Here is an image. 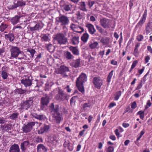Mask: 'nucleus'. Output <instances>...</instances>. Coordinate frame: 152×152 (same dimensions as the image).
Here are the masks:
<instances>
[{
	"mask_svg": "<svg viewBox=\"0 0 152 152\" xmlns=\"http://www.w3.org/2000/svg\"><path fill=\"white\" fill-rule=\"evenodd\" d=\"M87 76L86 74L83 72H82L78 77L77 78V87L82 94L85 92L83 83L87 81Z\"/></svg>",
	"mask_w": 152,
	"mask_h": 152,
	"instance_id": "obj_1",
	"label": "nucleus"
},
{
	"mask_svg": "<svg viewBox=\"0 0 152 152\" xmlns=\"http://www.w3.org/2000/svg\"><path fill=\"white\" fill-rule=\"evenodd\" d=\"M34 97L31 96L26 99L25 101H23L20 104L21 110H28L32 107Z\"/></svg>",
	"mask_w": 152,
	"mask_h": 152,
	"instance_id": "obj_2",
	"label": "nucleus"
},
{
	"mask_svg": "<svg viewBox=\"0 0 152 152\" xmlns=\"http://www.w3.org/2000/svg\"><path fill=\"white\" fill-rule=\"evenodd\" d=\"M25 78H23L21 81V83L24 85L26 87H29L31 85L35 88L38 86V80H35L34 81L36 84L32 83V77L28 76H24Z\"/></svg>",
	"mask_w": 152,
	"mask_h": 152,
	"instance_id": "obj_3",
	"label": "nucleus"
},
{
	"mask_svg": "<svg viewBox=\"0 0 152 152\" xmlns=\"http://www.w3.org/2000/svg\"><path fill=\"white\" fill-rule=\"evenodd\" d=\"M53 39L60 45L66 44L67 42V38L62 33H59L56 34L54 36Z\"/></svg>",
	"mask_w": 152,
	"mask_h": 152,
	"instance_id": "obj_4",
	"label": "nucleus"
},
{
	"mask_svg": "<svg viewBox=\"0 0 152 152\" xmlns=\"http://www.w3.org/2000/svg\"><path fill=\"white\" fill-rule=\"evenodd\" d=\"M45 96L41 99L40 109L42 110L45 109L46 107L48 106L50 102V97L47 94H45Z\"/></svg>",
	"mask_w": 152,
	"mask_h": 152,
	"instance_id": "obj_5",
	"label": "nucleus"
},
{
	"mask_svg": "<svg viewBox=\"0 0 152 152\" xmlns=\"http://www.w3.org/2000/svg\"><path fill=\"white\" fill-rule=\"evenodd\" d=\"M58 93L56 95L55 97L56 100L61 102L67 100V94L64 93V92L60 89H58Z\"/></svg>",
	"mask_w": 152,
	"mask_h": 152,
	"instance_id": "obj_6",
	"label": "nucleus"
},
{
	"mask_svg": "<svg viewBox=\"0 0 152 152\" xmlns=\"http://www.w3.org/2000/svg\"><path fill=\"white\" fill-rule=\"evenodd\" d=\"M11 55L10 59L16 58L21 53V51L19 48L17 47L12 46L10 49Z\"/></svg>",
	"mask_w": 152,
	"mask_h": 152,
	"instance_id": "obj_7",
	"label": "nucleus"
},
{
	"mask_svg": "<svg viewBox=\"0 0 152 152\" xmlns=\"http://www.w3.org/2000/svg\"><path fill=\"white\" fill-rule=\"evenodd\" d=\"M69 72V69L68 67L64 66H61L60 67L58 68L56 72L57 74H61L63 75L64 77H67L68 75L67 74V72Z\"/></svg>",
	"mask_w": 152,
	"mask_h": 152,
	"instance_id": "obj_8",
	"label": "nucleus"
},
{
	"mask_svg": "<svg viewBox=\"0 0 152 152\" xmlns=\"http://www.w3.org/2000/svg\"><path fill=\"white\" fill-rule=\"evenodd\" d=\"M99 22L101 25L105 28H109L112 25L111 21L110 20L104 18L101 19Z\"/></svg>",
	"mask_w": 152,
	"mask_h": 152,
	"instance_id": "obj_9",
	"label": "nucleus"
},
{
	"mask_svg": "<svg viewBox=\"0 0 152 152\" xmlns=\"http://www.w3.org/2000/svg\"><path fill=\"white\" fill-rule=\"evenodd\" d=\"M92 82L95 88L100 89L103 85V80L99 77H95L93 78Z\"/></svg>",
	"mask_w": 152,
	"mask_h": 152,
	"instance_id": "obj_10",
	"label": "nucleus"
},
{
	"mask_svg": "<svg viewBox=\"0 0 152 152\" xmlns=\"http://www.w3.org/2000/svg\"><path fill=\"white\" fill-rule=\"evenodd\" d=\"M35 122H31L28 123L26 125L24 124L22 130L23 133H27L30 132L33 129V127L35 125Z\"/></svg>",
	"mask_w": 152,
	"mask_h": 152,
	"instance_id": "obj_11",
	"label": "nucleus"
},
{
	"mask_svg": "<svg viewBox=\"0 0 152 152\" xmlns=\"http://www.w3.org/2000/svg\"><path fill=\"white\" fill-rule=\"evenodd\" d=\"M58 22L60 23L61 26L66 25L68 24L69 20L67 16L64 15H61L56 19Z\"/></svg>",
	"mask_w": 152,
	"mask_h": 152,
	"instance_id": "obj_12",
	"label": "nucleus"
},
{
	"mask_svg": "<svg viewBox=\"0 0 152 152\" xmlns=\"http://www.w3.org/2000/svg\"><path fill=\"white\" fill-rule=\"evenodd\" d=\"M147 15V10H145L143 14L142 17L141 18L140 20L137 24L136 26L139 27L141 26L143 23L145 22L146 20Z\"/></svg>",
	"mask_w": 152,
	"mask_h": 152,
	"instance_id": "obj_13",
	"label": "nucleus"
},
{
	"mask_svg": "<svg viewBox=\"0 0 152 152\" xmlns=\"http://www.w3.org/2000/svg\"><path fill=\"white\" fill-rule=\"evenodd\" d=\"M50 107L52 109L51 112L53 113V115L59 114L60 113L59 112V106L58 104L54 105L53 103H51Z\"/></svg>",
	"mask_w": 152,
	"mask_h": 152,
	"instance_id": "obj_14",
	"label": "nucleus"
},
{
	"mask_svg": "<svg viewBox=\"0 0 152 152\" xmlns=\"http://www.w3.org/2000/svg\"><path fill=\"white\" fill-rule=\"evenodd\" d=\"M30 142L29 141H25L20 144V148L22 152L26 151L27 148L29 147Z\"/></svg>",
	"mask_w": 152,
	"mask_h": 152,
	"instance_id": "obj_15",
	"label": "nucleus"
},
{
	"mask_svg": "<svg viewBox=\"0 0 152 152\" xmlns=\"http://www.w3.org/2000/svg\"><path fill=\"white\" fill-rule=\"evenodd\" d=\"M50 126L49 125L44 124L43 127L41 128L38 131V133L39 134H42L45 132L48 131L50 129Z\"/></svg>",
	"mask_w": 152,
	"mask_h": 152,
	"instance_id": "obj_16",
	"label": "nucleus"
},
{
	"mask_svg": "<svg viewBox=\"0 0 152 152\" xmlns=\"http://www.w3.org/2000/svg\"><path fill=\"white\" fill-rule=\"evenodd\" d=\"M9 152H20V148L18 145L14 144L12 145L9 149Z\"/></svg>",
	"mask_w": 152,
	"mask_h": 152,
	"instance_id": "obj_17",
	"label": "nucleus"
},
{
	"mask_svg": "<svg viewBox=\"0 0 152 152\" xmlns=\"http://www.w3.org/2000/svg\"><path fill=\"white\" fill-rule=\"evenodd\" d=\"M86 27L88 28L89 32L91 34H93L96 32L94 26L91 23H87Z\"/></svg>",
	"mask_w": 152,
	"mask_h": 152,
	"instance_id": "obj_18",
	"label": "nucleus"
},
{
	"mask_svg": "<svg viewBox=\"0 0 152 152\" xmlns=\"http://www.w3.org/2000/svg\"><path fill=\"white\" fill-rule=\"evenodd\" d=\"M16 94H26L28 91L26 89H23L22 88H17L14 91Z\"/></svg>",
	"mask_w": 152,
	"mask_h": 152,
	"instance_id": "obj_19",
	"label": "nucleus"
},
{
	"mask_svg": "<svg viewBox=\"0 0 152 152\" xmlns=\"http://www.w3.org/2000/svg\"><path fill=\"white\" fill-rule=\"evenodd\" d=\"M89 47L91 49H94L96 48L98 45V42L95 41L93 40H92L89 41L88 42Z\"/></svg>",
	"mask_w": 152,
	"mask_h": 152,
	"instance_id": "obj_20",
	"label": "nucleus"
},
{
	"mask_svg": "<svg viewBox=\"0 0 152 152\" xmlns=\"http://www.w3.org/2000/svg\"><path fill=\"white\" fill-rule=\"evenodd\" d=\"M28 28H29L30 31H34L39 30L40 28H41V26L39 23H37L34 26L31 27L30 26L28 27Z\"/></svg>",
	"mask_w": 152,
	"mask_h": 152,
	"instance_id": "obj_21",
	"label": "nucleus"
},
{
	"mask_svg": "<svg viewBox=\"0 0 152 152\" xmlns=\"http://www.w3.org/2000/svg\"><path fill=\"white\" fill-rule=\"evenodd\" d=\"M21 17L18 15L15 16L11 19V22L13 25L16 24L20 22V19Z\"/></svg>",
	"mask_w": 152,
	"mask_h": 152,
	"instance_id": "obj_22",
	"label": "nucleus"
},
{
	"mask_svg": "<svg viewBox=\"0 0 152 152\" xmlns=\"http://www.w3.org/2000/svg\"><path fill=\"white\" fill-rule=\"evenodd\" d=\"M19 115V113L18 112H15L13 113L9 117L10 119L12 121H16Z\"/></svg>",
	"mask_w": 152,
	"mask_h": 152,
	"instance_id": "obj_23",
	"label": "nucleus"
},
{
	"mask_svg": "<svg viewBox=\"0 0 152 152\" xmlns=\"http://www.w3.org/2000/svg\"><path fill=\"white\" fill-rule=\"evenodd\" d=\"M26 50L27 51V52H29L30 55H31V56H30L31 58H30V59L31 58L34 57V54L36 52V51L34 49L31 48H28Z\"/></svg>",
	"mask_w": 152,
	"mask_h": 152,
	"instance_id": "obj_24",
	"label": "nucleus"
},
{
	"mask_svg": "<svg viewBox=\"0 0 152 152\" xmlns=\"http://www.w3.org/2000/svg\"><path fill=\"white\" fill-rule=\"evenodd\" d=\"M5 36L6 39H9L10 42L13 41L15 39L14 35L12 33H9L8 34H5Z\"/></svg>",
	"mask_w": 152,
	"mask_h": 152,
	"instance_id": "obj_25",
	"label": "nucleus"
},
{
	"mask_svg": "<svg viewBox=\"0 0 152 152\" xmlns=\"http://www.w3.org/2000/svg\"><path fill=\"white\" fill-rule=\"evenodd\" d=\"M121 94L122 92L121 91L116 92L114 95V100L115 101H118L121 96Z\"/></svg>",
	"mask_w": 152,
	"mask_h": 152,
	"instance_id": "obj_26",
	"label": "nucleus"
},
{
	"mask_svg": "<svg viewBox=\"0 0 152 152\" xmlns=\"http://www.w3.org/2000/svg\"><path fill=\"white\" fill-rule=\"evenodd\" d=\"M100 41L102 43L103 45H108L109 43V40L107 37L104 38L102 37Z\"/></svg>",
	"mask_w": 152,
	"mask_h": 152,
	"instance_id": "obj_27",
	"label": "nucleus"
},
{
	"mask_svg": "<svg viewBox=\"0 0 152 152\" xmlns=\"http://www.w3.org/2000/svg\"><path fill=\"white\" fill-rule=\"evenodd\" d=\"M5 67L3 66L2 68V71L1 72V75L2 78L4 80H6L8 77V73L6 72L4 70Z\"/></svg>",
	"mask_w": 152,
	"mask_h": 152,
	"instance_id": "obj_28",
	"label": "nucleus"
},
{
	"mask_svg": "<svg viewBox=\"0 0 152 152\" xmlns=\"http://www.w3.org/2000/svg\"><path fill=\"white\" fill-rule=\"evenodd\" d=\"M79 5V7L80 10L84 11H87L86 8V4L84 2H80Z\"/></svg>",
	"mask_w": 152,
	"mask_h": 152,
	"instance_id": "obj_29",
	"label": "nucleus"
},
{
	"mask_svg": "<svg viewBox=\"0 0 152 152\" xmlns=\"http://www.w3.org/2000/svg\"><path fill=\"white\" fill-rule=\"evenodd\" d=\"M54 117L55 118L56 122L57 123H59L61 121V115L60 113L59 114H57V115L54 114L53 115Z\"/></svg>",
	"mask_w": 152,
	"mask_h": 152,
	"instance_id": "obj_30",
	"label": "nucleus"
},
{
	"mask_svg": "<svg viewBox=\"0 0 152 152\" xmlns=\"http://www.w3.org/2000/svg\"><path fill=\"white\" fill-rule=\"evenodd\" d=\"M64 56L68 60L71 59L73 58V56L70 52L68 51H66L64 53Z\"/></svg>",
	"mask_w": 152,
	"mask_h": 152,
	"instance_id": "obj_31",
	"label": "nucleus"
},
{
	"mask_svg": "<svg viewBox=\"0 0 152 152\" xmlns=\"http://www.w3.org/2000/svg\"><path fill=\"white\" fill-rule=\"evenodd\" d=\"M89 35L87 33L84 34L81 37L82 40L84 42H86L89 38Z\"/></svg>",
	"mask_w": 152,
	"mask_h": 152,
	"instance_id": "obj_32",
	"label": "nucleus"
},
{
	"mask_svg": "<svg viewBox=\"0 0 152 152\" xmlns=\"http://www.w3.org/2000/svg\"><path fill=\"white\" fill-rule=\"evenodd\" d=\"M114 70H112L109 73L107 77V82L109 83L111 81V78L113 75Z\"/></svg>",
	"mask_w": 152,
	"mask_h": 152,
	"instance_id": "obj_33",
	"label": "nucleus"
},
{
	"mask_svg": "<svg viewBox=\"0 0 152 152\" xmlns=\"http://www.w3.org/2000/svg\"><path fill=\"white\" fill-rule=\"evenodd\" d=\"M12 128V124H7L3 126V129L5 131H7L11 130Z\"/></svg>",
	"mask_w": 152,
	"mask_h": 152,
	"instance_id": "obj_34",
	"label": "nucleus"
},
{
	"mask_svg": "<svg viewBox=\"0 0 152 152\" xmlns=\"http://www.w3.org/2000/svg\"><path fill=\"white\" fill-rule=\"evenodd\" d=\"M40 149H42L43 150H45L46 152L47 151V149L42 144H39L37 146V149L38 151Z\"/></svg>",
	"mask_w": 152,
	"mask_h": 152,
	"instance_id": "obj_35",
	"label": "nucleus"
},
{
	"mask_svg": "<svg viewBox=\"0 0 152 152\" xmlns=\"http://www.w3.org/2000/svg\"><path fill=\"white\" fill-rule=\"evenodd\" d=\"M91 104L89 103H85L83 105V108L84 111L87 110V108H90Z\"/></svg>",
	"mask_w": 152,
	"mask_h": 152,
	"instance_id": "obj_36",
	"label": "nucleus"
},
{
	"mask_svg": "<svg viewBox=\"0 0 152 152\" xmlns=\"http://www.w3.org/2000/svg\"><path fill=\"white\" fill-rule=\"evenodd\" d=\"M7 27V25L3 23H2L0 26V31H3Z\"/></svg>",
	"mask_w": 152,
	"mask_h": 152,
	"instance_id": "obj_37",
	"label": "nucleus"
},
{
	"mask_svg": "<svg viewBox=\"0 0 152 152\" xmlns=\"http://www.w3.org/2000/svg\"><path fill=\"white\" fill-rule=\"evenodd\" d=\"M47 48L48 50L50 52H53L54 49V46L51 44H48L47 46Z\"/></svg>",
	"mask_w": 152,
	"mask_h": 152,
	"instance_id": "obj_38",
	"label": "nucleus"
},
{
	"mask_svg": "<svg viewBox=\"0 0 152 152\" xmlns=\"http://www.w3.org/2000/svg\"><path fill=\"white\" fill-rule=\"evenodd\" d=\"M137 115H140V118L142 120H143L144 117V111H140L137 113Z\"/></svg>",
	"mask_w": 152,
	"mask_h": 152,
	"instance_id": "obj_39",
	"label": "nucleus"
},
{
	"mask_svg": "<svg viewBox=\"0 0 152 152\" xmlns=\"http://www.w3.org/2000/svg\"><path fill=\"white\" fill-rule=\"evenodd\" d=\"M40 37L42 39L45 41H47L49 40V37L46 34H42Z\"/></svg>",
	"mask_w": 152,
	"mask_h": 152,
	"instance_id": "obj_40",
	"label": "nucleus"
},
{
	"mask_svg": "<svg viewBox=\"0 0 152 152\" xmlns=\"http://www.w3.org/2000/svg\"><path fill=\"white\" fill-rule=\"evenodd\" d=\"M76 96H74L72 97L70 100V104L71 105L75 106V103L76 101Z\"/></svg>",
	"mask_w": 152,
	"mask_h": 152,
	"instance_id": "obj_41",
	"label": "nucleus"
},
{
	"mask_svg": "<svg viewBox=\"0 0 152 152\" xmlns=\"http://www.w3.org/2000/svg\"><path fill=\"white\" fill-rule=\"evenodd\" d=\"M28 56L27 57L25 55H24L23 56L24 57H20V58H18L19 59H24L25 60H30V58H31L30 56V54H28Z\"/></svg>",
	"mask_w": 152,
	"mask_h": 152,
	"instance_id": "obj_42",
	"label": "nucleus"
},
{
	"mask_svg": "<svg viewBox=\"0 0 152 152\" xmlns=\"http://www.w3.org/2000/svg\"><path fill=\"white\" fill-rule=\"evenodd\" d=\"M87 4L90 8H91L95 3V1L89 0L87 2Z\"/></svg>",
	"mask_w": 152,
	"mask_h": 152,
	"instance_id": "obj_43",
	"label": "nucleus"
},
{
	"mask_svg": "<svg viewBox=\"0 0 152 152\" xmlns=\"http://www.w3.org/2000/svg\"><path fill=\"white\" fill-rule=\"evenodd\" d=\"M83 31L84 29L83 28L79 26H77V33H81Z\"/></svg>",
	"mask_w": 152,
	"mask_h": 152,
	"instance_id": "obj_44",
	"label": "nucleus"
},
{
	"mask_svg": "<svg viewBox=\"0 0 152 152\" xmlns=\"http://www.w3.org/2000/svg\"><path fill=\"white\" fill-rule=\"evenodd\" d=\"M69 49L72 53L74 54H76V47L73 46H70L69 47Z\"/></svg>",
	"mask_w": 152,
	"mask_h": 152,
	"instance_id": "obj_45",
	"label": "nucleus"
},
{
	"mask_svg": "<svg viewBox=\"0 0 152 152\" xmlns=\"http://www.w3.org/2000/svg\"><path fill=\"white\" fill-rule=\"evenodd\" d=\"M149 73V71H148L147 73L142 78V83L143 84L145 83V82L147 80L146 77L148 75Z\"/></svg>",
	"mask_w": 152,
	"mask_h": 152,
	"instance_id": "obj_46",
	"label": "nucleus"
},
{
	"mask_svg": "<svg viewBox=\"0 0 152 152\" xmlns=\"http://www.w3.org/2000/svg\"><path fill=\"white\" fill-rule=\"evenodd\" d=\"M114 148L112 146H109L107 148L106 152H113Z\"/></svg>",
	"mask_w": 152,
	"mask_h": 152,
	"instance_id": "obj_47",
	"label": "nucleus"
},
{
	"mask_svg": "<svg viewBox=\"0 0 152 152\" xmlns=\"http://www.w3.org/2000/svg\"><path fill=\"white\" fill-rule=\"evenodd\" d=\"M18 7V5H16V4L15 3H14V4L12 5H10L9 6L8 8L10 10H12L15 8H16Z\"/></svg>",
	"mask_w": 152,
	"mask_h": 152,
	"instance_id": "obj_48",
	"label": "nucleus"
},
{
	"mask_svg": "<svg viewBox=\"0 0 152 152\" xmlns=\"http://www.w3.org/2000/svg\"><path fill=\"white\" fill-rule=\"evenodd\" d=\"M96 28L99 31L101 34H102L103 32V29L100 26H96Z\"/></svg>",
	"mask_w": 152,
	"mask_h": 152,
	"instance_id": "obj_49",
	"label": "nucleus"
},
{
	"mask_svg": "<svg viewBox=\"0 0 152 152\" xmlns=\"http://www.w3.org/2000/svg\"><path fill=\"white\" fill-rule=\"evenodd\" d=\"M16 5H18V7L19 6H22L25 5V3L21 2L20 1H17V3L16 4Z\"/></svg>",
	"mask_w": 152,
	"mask_h": 152,
	"instance_id": "obj_50",
	"label": "nucleus"
},
{
	"mask_svg": "<svg viewBox=\"0 0 152 152\" xmlns=\"http://www.w3.org/2000/svg\"><path fill=\"white\" fill-rule=\"evenodd\" d=\"M143 36L141 34L138 35L137 37V39L139 41H141L143 39Z\"/></svg>",
	"mask_w": 152,
	"mask_h": 152,
	"instance_id": "obj_51",
	"label": "nucleus"
},
{
	"mask_svg": "<svg viewBox=\"0 0 152 152\" xmlns=\"http://www.w3.org/2000/svg\"><path fill=\"white\" fill-rule=\"evenodd\" d=\"M105 50H104L102 51H100L98 53V54L99 55L101 58H102L103 57L104 55V54Z\"/></svg>",
	"mask_w": 152,
	"mask_h": 152,
	"instance_id": "obj_52",
	"label": "nucleus"
},
{
	"mask_svg": "<svg viewBox=\"0 0 152 152\" xmlns=\"http://www.w3.org/2000/svg\"><path fill=\"white\" fill-rule=\"evenodd\" d=\"M143 83H142V81H141L140 82V84H139L137 88L135 89V90H139L140 89L142 86Z\"/></svg>",
	"mask_w": 152,
	"mask_h": 152,
	"instance_id": "obj_53",
	"label": "nucleus"
},
{
	"mask_svg": "<svg viewBox=\"0 0 152 152\" xmlns=\"http://www.w3.org/2000/svg\"><path fill=\"white\" fill-rule=\"evenodd\" d=\"M138 49L135 48L134 49L133 54L135 56L137 57L138 56Z\"/></svg>",
	"mask_w": 152,
	"mask_h": 152,
	"instance_id": "obj_54",
	"label": "nucleus"
},
{
	"mask_svg": "<svg viewBox=\"0 0 152 152\" xmlns=\"http://www.w3.org/2000/svg\"><path fill=\"white\" fill-rule=\"evenodd\" d=\"M137 61H134L131 65V68H132V69H133L137 65Z\"/></svg>",
	"mask_w": 152,
	"mask_h": 152,
	"instance_id": "obj_55",
	"label": "nucleus"
},
{
	"mask_svg": "<svg viewBox=\"0 0 152 152\" xmlns=\"http://www.w3.org/2000/svg\"><path fill=\"white\" fill-rule=\"evenodd\" d=\"M64 9L66 11H68L70 10V8L69 5H65L64 6Z\"/></svg>",
	"mask_w": 152,
	"mask_h": 152,
	"instance_id": "obj_56",
	"label": "nucleus"
},
{
	"mask_svg": "<svg viewBox=\"0 0 152 152\" xmlns=\"http://www.w3.org/2000/svg\"><path fill=\"white\" fill-rule=\"evenodd\" d=\"M70 28L73 31L76 32V26L75 24H72L70 26Z\"/></svg>",
	"mask_w": 152,
	"mask_h": 152,
	"instance_id": "obj_57",
	"label": "nucleus"
},
{
	"mask_svg": "<svg viewBox=\"0 0 152 152\" xmlns=\"http://www.w3.org/2000/svg\"><path fill=\"white\" fill-rule=\"evenodd\" d=\"M44 118V115H39L37 119L40 121L42 120Z\"/></svg>",
	"mask_w": 152,
	"mask_h": 152,
	"instance_id": "obj_58",
	"label": "nucleus"
},
{
	"mask_svg": "<svg viewBox=\"0 0 152 152\" xmlns=\"http://www.w3.org/2000/svg\"><path fill=\"white\" fill-rule=\"evenodd\" d=\"M64 89L66 90L67 92L70 93L71 91V89L69 88V85H67L64 88Z\"/></svg>",
	"mask_w": 152,
	"mask_h": 152,
	"instance_id": "obj_59",
	"label": "nucleus"
},
{
	"mask_svg": "<svg viewBox=\"0 0 152 152\" xmlns=\"http://www.w3.org/2000/svg\"><path fill=\"white\" fill-rule=\"evenodd\" d=\"M69 141L68 140L64 142V146L65 147H68L69 145Z\"/></svg>",
	"mask_w": 152,
	"mask_h": 152,
	"instance_id": "obj_60",
	"label": "nucleus"
},
{
	"mask_svg": "<svg viewBox=\"0 0 152 152\" xmlns=\"http://www.w3.org/2000/svg\"><path fill=\"white\" fill-rule=\"evenodd\" d=\"M137 107L136 103L135 102H134L131 105V107L132 109H135Z\"/></svg>",
	"mask_w": 152,
	"mask_h": 152,
	"instance_id": "obj_61",
	"label": "nucleus"
},
{
	"mask_svg": "<svg viewBox=\"0 0 152 152\" xmlns=\"http://www.w3.org/2000/svg\"><path fill=\"white\" fill-rule=\"evenodd\" d=\"M116 105V104L115 103L111 102L110 104L108 106V107L109 108H111L113 107L114 106H115Z\"/></svg>",
	"mask_w": 152,
	"mask_h": 152,
	"instance_id": "obj_62",
	"label": "nucleus"
},
{
	"mask_svg": "<svg viewBox=\"0 0 152 152\" xmlns=\"http://www.w3.org/2000/svg\"><path fill=\"white\" fill-rule=\"evenodd\" d=\"M71 66L74 67L75 68L76 67V60L73 61L70 64Z\"/></svg>",
	"mask_w": 152,
	"mask_h": 152,
	"instance_id": "obj_63",
	"label": "nucleus"
},
{
	"mask_svg": "<svg viewBox=\"0 0 152 152\" xmlns=\"http://www.w3.org/2000/svg\"><path fill=\"white\" fill-rule=\"evenodd\" d=\"M76 41V37L74 36L71 39V42H72L73 44L75 45V41Z\"/></svg>",
	"mask_w": 152,
	"mask_h": 152,
	"instance_id": "obj_64",
	"label": "nucleus"
}]
</instances>
